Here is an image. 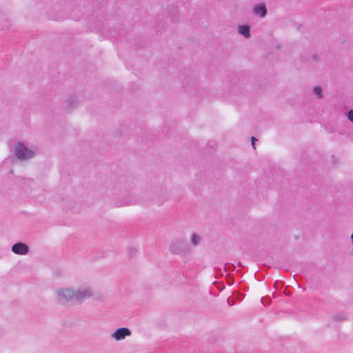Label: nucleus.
<instances>
[{
  "label": "nucleus",
  "mask_w": 353,
  "mask_h": 353,
  "mask_svg": "<svg viewBox=\"0 0 353 353\" xmlns=\"http://www.w3.org/2000/svg\"><path fill=\"white\" fill-rule=\"evenodd\" d=\"M170 251L174 254L185 256L191 253L189 243L184 239H176L170 245Z\"/></svg>",
  "instance_id": "obj_1"
},
{
  "label": "nucleus",
  "mask_w": 353,
  "mask_h": 353,
  "mask_svg": "<svg viewBox=\"0 0 353 353\" xmlns=\"http://www.w3.org/2000/svg\"><path fill=\"white\" fill-rule=\"evenodd\" d=\"M58 302L61 304H65L68 302L75 300V290L70 288L59 289L57 291Z\"/></svg>",
  "instance_id": "obj_2"
},
{
  "label": "nucleus",
  "mask_w": 353,
  "mask_h": 353,
  "mask_svg": "<svg viewBox=\"0 0 353 353\" xmlns=\"http://www.w3.org/2000/svg\"><path fill=\"white\" fill-rule=\"evenodd\" d=\"M14 151L15 155L20 159H28L34 156V152L20 142L17 144Z\"/></svg>",
  "instance_id": "obj_3"
},
{
  "label": "nucleus",
  "mask_w": 353,
  "mask_h": 353,
  "mask_svg": "<svg viewBox=\"0 0 353 353\" xmlns=\"http://www.w3.org/2000/svg\"><path fill=\"white\" fill-rule=\"evenodd\" d=\"M93 294L92 289L88 286H81L75 290V301L77 303H82L85 299L91 297Z\"/></svg>",
  "instance_id": "obj_4"
},
{
  "label": "nucleus",
  "mask_w": 353,
  "mask_h": 353,
  "mask_svg": "<svg viewBox=\"0 0 353 353\" xmlns=\"http://www.w3.org/2000/svg\"><path fill=\"white\" fill-rule=\"evenodd\" d=\"M12 251L19 255H26L29 252V247L27 244L18 242L12 246Z\"/></svg>",
  "instance_id": "obj_5"
},
{
  "label": "nucleus",
  "mask_w": 353,
  "mask_h": 353,
  "mask_svg": "<svg viewBox=\"0 0 353 353\" xmlns=\"http://www.w3.org/2000/svg\"><path fill=\"white\" fill-rule=\"evenodd\" d=\"M131 335V331L127 327H120L112 334V337L117 341L124 339L126 336Z\"/></svg>",
  "instance_id": "obj_6"
},
{
  "label": "nucleus",
  "mask_w": 353,
  "mask_h": 353,
  "mask_svg": "<svg viewBox=\"0 0 353 353\" xmlns=\"http://www.w3.org/2000/svg\"><path fill=\"white\" fill-rule=\"evenodd\" d=\"M253 10H254V13L256 15H257L261 18L265 17L267 14V9H266L265 6L263 4H259V5L256 6L254 8Z\"/></svg>",
  "instance_id": "obj_7"
},
{
  "label": "nucleus",
  "mask_w": 353,
  "mask_h": 353,
  "mask_svg": "<svg viewBox=\"0 0 353 353\" xmlns=\"http://www.w3.org/2000/svg\"><path fill=\"white\" fill-rule=\"evenodd\" d=\"M239 32L243 35L245 38L250 37V29L248 25H242L239 27Z\"/></svg>",
  "instance_id": "obj_8"
},
{
  "label": "nucleus",
  "mask_w": 353,
  "mask_h": 353,
  "mask_svg": "<svg viewBox=\"0 0 353 353\" xmlns=\"http://www.w3.org/2000/svg\"><path fill=\"white\" fill-rule=\"evenodd\" d=\"M66 108L68 110L73 109L76 107L77 100L74 97H70L65 101Z\"/></svg>",
  "instance_id": "obj_9"
},
{
  "label": "nucleus",
  "mask_w": 353,
  "mask_h": 353,
  "mask_svg": "<svg viewBox=\"0 0 353 353\" xmlns=\"http://www.w3.org/2000/svg\"><path fill=\"white\" fill-rule=\"evenodd\" d=\"M201 241V238L199 235L196 233H194L191 236V243L194 246H197L200 244Z\"/></svg>",
  "instance_id": "obj_10"
},
{
  "label": "nucleus",
  "mask_w": 353,
  "mask_h": 353,
  "mask_svg": "<svg viewBox=\"0 0 353 353\" xmlns=\"http://www.w3.org/2000/svg\"><path fill=\"white\" fill-rule=\"evenodd\" d=\"M314 93L318 97V98L323 97V91L321 87L316 86L313 90Z\"/></svg>",
  "instance_id": "obj_11"
},
{
  "label": "nucleus",
  "mask_w": 353,
  "mask_h": 353,
  "mask_svg": "<svg viewBox=\"0 0 353 353\" xmlns=\"http://www.w3.org/2000/svg\"><path fill=\"white\" fill-rule=\"evenodd\" d=\"M333 319L336 321H342L345 319V316L343 314H337L333 316Z\"/></svg>",
  "instance_id": "obj_12"
},
{
  "label": "nucleus",
  "mask_w": 353,
  "mask_h": 353,
  "mask_svg": "<svg viewBox=\"0 0 353 353\" xmlns=\"http://www.w3.org/2000/svg\"><path fill=\"white\" fill-rule=\"evenodd\" d=\"M235 266L233 264H225V270L226 272L234 270Z\"/></svg>",
  "instance_id": "obj_13"
},
{
  "label": "nucleus",
  "mask_w": 353,
  "mask_h": 353,
  "mask_svg": "<svg viewBox=\"0 0 353 353\" xmlns=\"http://www.w3.org/2000/svg\"><path fill=\"white\" fill-rule=\"evenodd\" d=\"M348 119L353 123V110H350L347 113Z\"/></svg>",
  "instance_id": "obj_14"
},
{
  "label": "nucleus",
  "mask_w": 353,
  "mask_h": 353,
  "mask_svg": "<svg viewBox=\"0 0 353 353\" xmlns=\"http://www.w3.org/2000/svg\"><path fill=\"white\" fill-rule=\"evenodd\" d=\"M251 141H252V145L254 148V141H256V139L255 137H252L251 138Z\"/></svg>",
  "instance_id": "obj_15"
},
{
  "label": "nucleus",
  "mask_w": 353,
  "mask_h": 353,
  "mask_svg": "<svg viewBox=\"0 0 353 353\" xmlns=\"http://www.w3.org/2000/svg\"><path fill=\"white\" fill-rule=\"evenodd\" d=\"M312 59L314 61H316L317 59V55L316 54H313L312 55Z\"/></svg>",
  "instance_id": "obj_16"
},
{
  "label": "nucleus",
  "mask_w": 353,
  "mask_h": 353,
  "mask_svg": "<svg viewBox=\"0 0 353 353\" xmlns=\"http://www.w3.org/2000/svg\"><path fill=\"white\" fill-rule=\"evenodd\" d=\"M238 266L241 267V268L244 267L241 262L238 263Z\"/></svg>",
  "instance_id": "obj_17"
}]
</instances>
